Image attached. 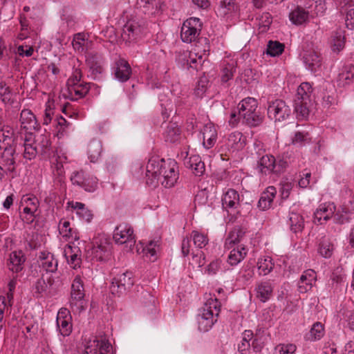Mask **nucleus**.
I'll use <instances>...</instances> for the list:
<instances>
[{"label":"nucleus","mask_w":354,"mask_h":354,"mask_svg":"<svg viewBox=\"0 0 354 354\" xmlns=\"http://www.w3.org/2000/svg\"><path fill=\"white\" fill-rule=\"evenodd\" d=\"M133 171L138 176L145 171L146 183L153 188L161 184L165 188L174 187L179 178L178 167L176 161L171 158L164 159L153 156L149 159L145 167L140 163L133 166Z\"/></svg>","instance_id":"1"},{"label":"nucleus","mask_w":354,"mask_h":354,"mask_svg":"<svg viewBox=\"0 0 354 354\" xmlns=\"http://www.w3.org/2000/svg\"><path fill=\"white\" fill-rule=\"evenodd\" d=\"M23 141L24 158L31 160L37 154H40L44 159L54 158L58 151L54 150L51 147L49 135L40 134L35 138L31 131L21 133Z\"/></svg>","instance_id":"2"},{"label":"nucleus","mask_w":354,"mask_h":354,"mask_svg":"<svg viewBox=\"0 0 354 354\" xmlns=\"http://www.w3.org/2000/svg\"><path fill=\"white\" fill-rule=\"evenodd\" d=\"M209 52V46L205 42L196 44L190 50H183L178 53L177 62L183 68H192L198 70L207 59Z\"/></svg>","instance_id":"3"},{"label":"nucleus","mask_w":354,"mask_h":354,"mask_svg":"<svg viewBox=\"0 0 354 354\" xmlns=\"http://www.w3.org/2000/svg\"><path fill=\"white\" fill-rule=\"evenodd\" d=\"M220 310L221 303L216 297H211L207 299L197 315L196 320L199 330H209L217 321Z\"/></svg>","instance_id":"4"},{"label":"nucleus","mask_w":354,"mask_h":354,"mask_svg":"<svg viewBox=\"0 0 354 354\" xmlns=\"http://www.w3.org/2000/svg\"><path fill=\"white\" fill-rule=\"evenodd\" d=\"M84 296V282L82 277L77 274L73 280L69 299V306L74 314H80L85 310L86 303Z\"/></svg>","instance_id":"5"},{"label":"nucleus","mask_w":354,"mask_h":354,"mask_svg":"<svg viewBox=\"0 0 354 354\" xmlns=\"http://www.w3.org/2000/svg\"><path fill=\"white\" fill-rule=\"evenodd\" d=\"M90 255L96 261H109L112 256V243L110 239L104 234L95 236L92 242Z\"/></svg>","instance_id":"6"},{"label":"nucleus","mask_w":354,"mask_h":354,"mask_svg":"<svg viewBox=\"0 0 354 354\" xmlns=\"http://www.w3.org/2000/svg\"><path fill=\"white\" fill-rule=\"evenodd\" d=\"M82 71L78 67L74 68L72 75L68 78L66 86L68 97L77 100L84 97L89 91V85L81 80Z\"/></svg>","instance_id":"7"},{"label":"nucleus","mask_w":354,"mask_h":354,"mask_svg":"<svg viewBox=\"0 0 354 354\" xmlns=\"http://www.w3.org/2000/svg\"><path fill=\"white\" fill-rule=\"evenodd\" d=\"M288 166V162L281 157L274 158L272 155L266 154L263 156L258 161V169L264 175H269L272 173L280 174L284 171Z\"/></svg>","instance_id":"8"},{"label":"nucleus","mask_w":354,"mask_h":354,"mask_svg":"<svg viewBox=\"0 0 354 354\" xmlns=\"http://www.w3.org/2000/svg\"><path fill=\"white\" fill-rule=\"evenodd\" d=\"M145 21L138 17L129 19L124 24L122 37L126 42H135L140 39L144 33Z\"/></svg>","instance_id":"9"},{"label":"nucleus","mask_w":354,"mask_h":354,"mask_svg":"<svg viewBox=\"0 0 354 354\" xmlns=\"http://www.w3.org/2000/svg\"><path fill=\"white\" fill-rule=\"evenodd\" d=\"M113 354V347L106 335L90 338L85 346L83 354Z\"/></svg>","instance_id":"10"},{"label":"nucleus","mask_w":354,"mask_h":354,"mask_svg":"<svg viewBox=\"0 0 354 354\" xmlns=\"http://www.w3.org/2000/svg\"><path fill=\"white\" fill-rule=\"evenodd\" d=\"M201 30V23L200 19L197 17H190L185 20L181 27L180 37L183 42L192 43L194 41Z\"/></svg>","instance_id":"11"},{"label":"nucleus","mask_w":354,"mask_h":354,"mask_svg":"<svg viewBox=\"0 0 354 354\" xmlns=\"http://www.w3.org/2000/svg\"><path fill=\"white\" fill-rule=\"evenodd\" d=\"M133 284V274L125 272L116 274L111 281L110 291L113 295L120 296Z\"/></svg>","instance_id":"12"},{"label":"nucleus","mask_w":354,"mask_h":354,"mask_svg":"<svg viewBox=\"0 0 354 354\" xmlns=\"http://www.w3.org/2000/svg\"><path fill=\"white\" fill-rule=\"evenodd\" d=\"M312 86L308 82L301 83L297 88L294 100V111H309L311 104Z\"/></svg>","instance_id":"13"},{"label":"nucleus","mask_w":354,"mask_h":354,"mask_svg":"<svg viewBox=\"0 0 354 354\" xmlns=\"http://www.w3.org/2000/svg\"><path fill=\"white\" fill-rule=\"evenodd\" d=\"M113 239L117 244H126L130 249L136 243L133 228L128 223L118 225L114 230Z\"/></svg>","instance_id":"14"},{"label":"nucleus","mask_w":354,"mask_h":354,"mask_svg":"<svg viewBox=\"0 0 354 354\" xmlns=\"http://www.w3.org/2000/svg\"><path fill=\"white\" fill-rule=\"evenodd\" d=\"M38 264L40 272L44 273L46 276H53L57 274L58 261L55 255L47 251L40 252L38 259Z\"/></svg>","instance_id":"15"},{"label":"nucleus","mask_w":354,"mask_h":354,"mask_svg":"<svg viewBox=\"0 0 354 354\" xmlns=\"http://www.w3.org/2000/svg\"><path fill=\"white\" fill-rule=\"evenodd\" d=\"M178 156L183 160L184 165L187 168L191 169L196 176H201L205 172V163L198 155H189V151L185 150L182 151Z\"/></svg>","instance_id":"16"},{"label":"nucleus","mask_w":354,"mask_h":354,"mask_svg":"<svg viewBox=\"0 0 354 354\" xmlns=\"http://www.w3.org/2000/svg\"><path fill=\"white\" fill-rule=\"evenodd\" d=\"M288 224L293 233L302 231L304 227V220L301 216V209L299 205L294 204L289 209Z\"/></svg>","instance_id":"17"},{"label":"nucleus","mask_w":354,"mask_h":354,"mask_svg":"<svg viewBox=\"0 0 354 354\" xmlns=\"http://www.w3.org/2000/svg\"><path fill=\"white\" fill-rule=\"evenodd\" d=\"M336 211L335 206L332 203H324L319 205L313 214V222L316 225H323L332 218Z\"/></svg>","instance_id":"18"},{"label":"nucleus","mask_w":354,"mask_h":354,"mask_svg":"<svg viewBox=\"0 0 354 354\" xmlns=\"http://www.w3.org/2000/svg\"><path fill=\"white\" fill-rule=\"evenodd\" d=\"M71 316L66 308H61L57 313L56 319L57 328L60 334L65 337L68 336L72 331Z\"/></svg>","instance_id":"19"},{"label":"nucleus","mask_w":354,"mask_h":354,"mask_svg":"<svg viewBox=\"0 0 354 354\" xmlns=\"http://www.w3.org/2000/svg\"><path fill=\"white\" fill-rule=\"evenodd\" d=\"M55 282L53 276H46L44 273H42L41 277L36 281L32 288L34 297L39 298L46 295L48 288L53 286Z\"/></svg>","instance_id":"20"},{"label":"nucleus","mask_w":354,"mask_h":354,"mask_svg":"<svg viewBox=\"0 0 354 354\" xmlns=\"http://www.w3.org/2000/svg\"><path fill=\"white\" fill-rule=\"evenodd\" d=\"M317 281V273L313 269H308L303 272L298 283V291L306 293L310 290Z\"/></svg>","instance_id":"21"},{"label":"nucleus","mask_w":354,"mask_h":354,"mask_svg":"<svg viewBox=\"0 0 354 354\" xmlns=\"http://www.w3.org/2000/svg\"><path fill=\"white\" fill-rule=\"evenodd\" d=\"M200 134L203 138L204 148L206 149L212 148L217 139V132L214 124L207 122L204 124Z\"/></svg>","instance_id":"22"},{"label":"nucleus","mask_w":354,"mask_h":354,"mask_svg":"<svg viewBox=\"0 0 354 354\" xmlns=\"http://www.w3.org/2000/svg\"><path fill=\"white\" fill-rule=\"evenodd\" d=\"M300 55L308 70L312 72H316L320 68L322 65L321 59L314 50H304Z\"/></svg>","instance_id":"23"},{"label":"nucleus","mask_w":354,"mask_h":354,"mask_svg":"<svg viewBox=\"0 0 354 354\" xmlns=\"http://www.w3.org/2000/svg\"><path fill=\"white\" fill-rule=\"evenodd\" d=\"M72 45L75 51L84 53L85 55L95 47L94 43L89 40L84 33L75 35Z\"/></svg>","instance_id":"24"},{"label":"nucleus","mask_w":354,"mask_h":354,"mask_svg":"<svg viewBox=\"0 0 354 354\" xmlns=\"http://www.w3.org/2000/svg\"><path fill=\"white\" fill-rule=\"evenodd\" d=\"M131 68L124 59H119L115 64L114 76L119 82H127L131 77Z\"/></svg>","instance_id":"25"},{"label":"nucleus","mask_w":354,"mask_h":354,"mask_svg":"<svg viewBox=\"0 0 354 354\" xmlns=\"http://www.w3.org/2000/svg\"><path fill=\"white\" fill-rule=\"evenodd\" d=\"M58 230L62 239L68 242H73L79 239L77 230L71 227L68 221L62 219L58 225Z\"/></svg>","instance_id":"26"},{"label":"nucleus","mask_w":354,"mask_h":354,"mask_svg":"<svg viewBox=\"0 0 354 354\" xmlns=\"http://www.w3.org/2000/svg\"><path fill=\"white\" fill-rule=\"evenodd\" d=\"M241 201L239 194L233 189H229L223 196L222 206L227 211L234 210L238 208Z\"/></svg>","instance_id":"27"},{"label":"nucleus","mask_w":354,"mask_h":354,"mask_svg":"<svg viewBox=\"0 0 354 354\" xmlns=\"http://www.w3.org/2000/svg\"><path fill=\"white\" fill-rule=\"evenodd\" d=\"M67 205L68 207H71L75 211L76 215L82 221L86 223L91 222L93 218V214L84 203L80 202L68 201L67 203Z\"/></svg>","instance_id":"28"},{"label":"nucleus","mask_w":354,"mask_h":354,"mask_svg":"<svg viewBox=\"0 0 354 354\" xmlns=\"http://www.w3.org/2000/svg\"><path fill=\"white\" fill-rule=\"evenodd\" d=\"M274 287L270 281L259 283L254 289L256 297L261 302L266 303L272 296Z\"/></svg>","instance_id":"29"},{"label":"nucleus","mask_w":354,"mask_h":354,"mask_svg":"<svg viewBox=\"0 0 354 354\" xmlns=\"http://www.w3.org/2000/svg\"><path fill=\"white\" fill-rule=\"evenodd\" d=\"M64 257L72 268L77 269L80 267L82 260L79 248L67 245L64 249Z\"/></svg>","instance_id":"30"},{"label":"nucleus","mask_w":354,"mask_h":354,"mask_svg":"<svg viewBox=\"0 0 354 354\" xmlns=\"http://www.w3.org/2000/svg\"><path fill=\"white\" fill-rule=\"evenodd\" d=\"M66 156L64 155H59L58 152L54 158L48 159L51 164V169L53 176L61 182L64 176L65 171L63 166V162L66 160Z\"/></svg>","instance_id":"31"},{"label":"nucleus","mask_w":354,"mask_h":354,"mask_svg":"<svg viewBox=\"0 0 354 354\" xmlns=\"http://www.w3.org/2000/svg\"><path fill=\"white\" fill-rule=\"evenodd\" d=\"M26 258L21 251H15L10 253L8 263V268L15 273H18L23 270V265Z\"/></svg>","instance_id":"32"},{"label":"nucleus","mask_w":354,"mask_h":354,"mask_svg":"<svg viewBox=\"0 0 354 354\" xmlns=\"http://www.w3.org/2000/svg\"><path fill=\"white\" fill-rule=\"evenodd\" d=\"M276 194V188L273 186L268 187L261 195L258 203L259 208L263 211L270 208Z\"/></svg>","instance_id":"33"},{"label":"nucleus","mask_w":354,"mask_h":354,"mask_svg":"<svg viewBox=\"0 0 354 354\" xmlns=\"http://www.w3.org/2000/svg\"><path fill=\"white\" fill-rule=\"evenodd\" d=\"M141 247L138 248V252L142 248L143 256L148 259L150 261H155L157 259V252L159 248V241L151 240L146 245L140 243Z\"/></svg>","instance_id":"34"},{"label":"nucleus","mask_w":354,"mask_h":354,"mask_svg":"<svg viewBox=\"0 0 354 354\" xmlns=\"http://www.w3.org/2000/svg\"><path fill=\"white\" fill-rule=\"evenodd\" d=\"M354 80V66L351 65L344 66L337 78V84L339 87H345L351 84Z\"/></svg>","instance_id":"35"},{"label":"nucleus","mask_w":354,"mask_h":354,"mask_svg":"<svg viewBox=\"0 0 354 354\" xmlns=\"http://www.w3.org/2000/svg\"><path fill=\"white\" fill-rule=\"evenodd\" d=\"M309 12L304 8L297 6L289 13V19L296 26H300L306 23L309 19Z\"/></svg>","instance_id":"36"},{"label":"nucleus","mask_w":354,"mask_h":354,"mask_svg":"<svg viewBox=\"0 0 354 354\" xmlns=\"http://www.w3.org/2000/svg\"><path fill=\"white\" fill-rule=\"evenodd\" d=\"M15 149L11 147H5L0 159V163L3 165L9 172L15 171V158L13 157Z\"/></svg>","instance_id":"37"},{"label":"nucleus","mask_w":354,"mask_h":354,"mask_svg":"<svg viewBox=\"0 0 354 354\" xmlns=\"http://www.w3.org/2000/svg\"><path fill=\"white\" fill-rule=\"evenodd\" d=\"M20 126L26 132L34 130L37 127V120L33 112H21Z\"/></svg>","instance_id":"38"},{"label":"nucleus","mask_w":354,"mask_h":354,"mask_svg":"<svg viewBox=\"0 0 354 354\" xmlns=\"http://www.w3.org/2000/svg\"><path fill=\"white\" fill-rule=\"evenodd\" d=\"M102 152V142L96 139L91 140L87 149L88 158L91 162H96L101 157Z\"/></svg>","instance_id":"39"},{"label":"nucleus","mask_w":354,"mask_h":354,"mask_svg":"<svg viewBox=\"0 0 354 354\" xmlns=\"http://www.w3.org/2000/svg\"><path fill=\"white\" fill-rule=\"evenodd\" d=\"M248 253V249L242 245H238L236 248H233L227 257V263L234 266L238 265L244 259Z\"/></svg>","instance_id":"40"},{"label":"nucleus","mask_w":354,"mask_h":354,"mask_svg":"<svg viewBox=\"0 0 354 354\" xmlns=\"http://www.w3.org/2000/svg\"><path fill=\"white\" fill-rule=\"evenodd\" d=\"M334 251V245L329 238L324 236L319 239L317 245L318 254L325 259L330 258Z\"/></svg>","instance_id":"41"},{"label":"nucleus","mask_w":354,"mask_h":354,"mask_svg":"<svg viewBox=\"0 0 354 354\" xmlns=\"http://www.w3.org/2000/svg\"><path fill=\"white\" fill-rule=\"evenodd\" d=\"M274 268V263L270 256H261L257 261V268L259 275L266 276Z\"/></svg>","instance_id":"42"},{"label":"nucleus","mask_w":354,"mask_h":354,"mask_svg":"<svg viewBox=\"0 0 354 354\" xmlns=\"http://www.w3.org/2000/svg\"><path fill=\"white\" fill-rule=\"evenodd\" d=\"M312 17L323 16L326 10L325 0H310L306 5Z\"/></svg>","instance_id":"43"},{"label":"nucleus","mask_w":354,"mask_h":354,"mask_svg":"<svg viewBox=\"0 0 354 354\" xmlns=\"http://www.w3.org/2000/svg\"><path fill=\"white\" fill-rule=\"evenodd\" d=\"M227 145L233 150L239 151L245 147V138L241 132L234 131L229 135Z\"/></svg>","instance_id":"44"},{"label":"nucleus","mask_w":354,"mask_h":354,"mask_svg":"<svg viewBox=\"0 0 354 354\" xmlns=\"http://www.w3.org/2000/svg\"><path fill=\"white\" fill-rule=\"evenodd\" d=\"M345 46V37L342 30L332 34L330 40V46L333 53H338L342 50Z\"/></svg>","instance_id":"45"},{"label":"nucleus","mask_w":354,"mask_h":354,"mask_svg":"<svg viewBox=\"0 0 354 354\" xmlns=\"http://www.w3.org/2000/svg\"><path fill=\"white\" fill-rule=\"evenodd\" d=\"M324 335V325L319 322H317L312 325L310 331L306 334L305 338L306 340L314 342L321 339Z\"/></svg>","instance_id":"46"},{"label":"nucleus","mask_w":354,"mask_h":354,"mask_svg":"<svg viewBox=\"0 0 354 354\" xmlns=\"http://www.w3.org/2000/svg\"><path fill=\"white\" fill-rule=\"evenodd\" d=\"M339 318L344 328L354 332V310L342 309L339 311Z\"/></svg>","instance_id":"47"},{"label":"nucleus","mask_w":354,"mask_h":354,"mask_svg":"<svg viewBox=\"0 0 354 354\" xmlns=\"http://www.w3.org/2000/svg\"><path fill=\"white\" fill-rule=\"evenodd\" d=\"M352 210L348 206L341 207L334 212L333 220L336 224L342 225L349 223L351 220V213Z\"/></svg>","instance_id":"48"},{"label":"nucleus","mask_w":354,"mask_h":354,"mask_svg":"<svg viewBox=\"0 0 354 354\" xmlns=\"http://www.w3.org/2000/svg\"><path fill=\"white\" fill-rule=\"evenodd\" d=\"M98 63H94L91 59L88 60V67L90 70V75L93 80H100L102 77L104 73V61H98Z\"/></svg>","instance_id":"49"},{"label":"nucleus","mask_w":354,"mask_h":354,"mask_svg":"<svg viewBox=\"0 0 354 354\" xmlns=\"http://www.w3.org/2000/svg\"><path fill=\"white\" fill-rule=\"evenodd\" d=\"M244 232L240 228H234L231 230L225 241V248L231 249L234 245L240 242Z\"/></svg>","instance_id":"50"},{"label":"nucleus","mask_w":354,"mask_h":354,"mask_svg":"<svg viewBox=\"0 0 354 354\" xmlns=\"http://www.w3.org/2000/svg\"><path fill=\"white\" fill-rule=\"evenodd\" d=\"M235 8L234 0H221L216 10V14L224 17L234 12Z\"/></svg>","instance_id":"51"},{"label":"nucleus","mask_w":354,"mask_h":354,"mask_svg":"<svg viewBox=\"0 0 354 354\" xmlns=\"http://www.w3.org/2000/svg\"><path fill=\"white\" fill-rule=\"evenodd\" d=\"M86 173H85L82 170L80 171H74L70 177V180L73 185H77L84 190H91L92 185H85V183H84L85 180L84 178L86 176Z\"/></svg>","instance_id":"52"},{"label":"nucleus","mask_w":354,"mask_h":354,"mask_svg":"<svg viewBox=\"0 0 354 354\" xmlns=\"http://www.w3.org/2000/svg\"><path fill=\"white\" fill-rule=\"evenodd\" d=\"M180 129L175 124H169L165 133V139L167 142L176 143L180 139Z\"/></svg>","instance_id":"53"},{"label":"nucleus","mask_w":354,"mask_h":354,"mask_svg":"<svg viewBox=\"0 0 354 354\" xmlns=\"http://www.w3.org/2000/svg\"><path fill=\"white\" fill-rule=\"evenodd\" d=\"M191 238L194 245L199 249L205 248L209 242V239L205 234L196 230L192 232Z\"/></svg>","instance_id":"54"},{"label":"nucleus","mask_w":354,"mask_h":354,"mask_svg":"<svg viewBox=\"0 0 354 354\" xmlns=\"http://www.w3.org/2000/svg\"><path fill=\"white\" fill-rule=\"evenodd\" d=\"M254 337V333L250 330H246L243 332L242 335V340L238 344V351L243 353L245 351H248L250 347V341Z\"/></svg>","instance_id":"55"},{"label":"nucleus","mask_w":354,"mask_h":354,"mask_svg":"<svg viewBox=\"0 0 354 354\" xmlns=\"http://www.w3.org/2000/svg\"><path fill=\"white\" fill-rule=\"evenodd\" d=\"M284 50V45L277 41H270L267 46L266 53L271 57L281 55Z\"/></svg>","instance_id":"56"},{"label":"nucleus","mask_w":354,"mask_h":354,"mask_svg":"<svg viewBox=\"0 0 354 354\" xmlns=\"http://www.w3.org/2000/svg\"><path fill=\"white\" fill-rule=\"evenodd\" d=\"M137 3L140 7L149 8L151 6L152 10L150 12L151 15H156L162 9V3L158 0H137Z\"/></svg>","instance_id":"57"},{"label":"nucleus","mask_w":354,"mask_h":354,"mask_svg":"<svg viewBox=\"0 0 354 354\" xmlns=\"http://www.w3.org/2000/svg\"><path fill=\"white\" fill-rule=\"evenodd\" d=\"M209 80L207 77H201L194 89V95L197 97H203L207 91Z\"/></svg>","instance_id":"58"},{"label":"nucleus","mask_w":354,"mask_h":354,"mask_svg":"<svg viewBox=\"0 0 354 354\" xmlns=\"http://www.w3.org/2000/svg\"><path fill=\"white\" fill-rule=\"evenodd\" d=\"M38 209L23 207V211L20 213L21 220L28 224L32 223L37 216Z\"/></svg>","instance_id":"59"},{"label":"nucleus","mask_w":354,"mask_h":354,"mask_svg":"<svg viewBox=\"0 0 354 354\" xmlns=\"http://www.w3.org/2000/svg\"><path fill=\"white\" fill-rule=\"evenodd\" d=\"M21 207H28L32 209H38L39 207V202L38 198L31 194H26L23 196L21 200Z\"/></svg>","instance_id":"60"},{"label":"nucleus","mask_w":354,"mask_h":354,"mask_svg":"<svg viewBox=\"0 0 354 354\" xmlns=\"http://www.w3.org/2000/svg\"><path fill=\"white\" fill-rule=\"evenodd\" d=\"M257 101L254 97H246L239 104V111H256Z\"/></svg>","instance_id":"61"},{"label":"nucleus","mask_w":354,"mask_h":354,"mask_svg":"<svg viewBox=\"0 0 354 354\" xmlns=\"http://www.w3.org/2000/svg\"><path fill=\"white\" fill-rule=\"evenodd\" d=\"M257 20L259 28L262 32H266L268 30L272 21L271 15L268 12L263 13Z\"/></svg>","instance_id":"62"},{"label":"nucleus","mask_w":354,"mask_h":354,"mask_svg":"<svg viewBox=\"0 0 354 354\" xmlns=\"http://www.w3.org/2000/svg\"><path fill=\"white\" fill-rule=\"evenodd\" d=\"M310 142L308 133L296 132L292 138V144L298 147H302Z\"/></svg>","instance_id":"63"},{"label":"nucleus","mask_w":354,"mask_h":354,"mask_svg":"<svg viewBox=\"0 0 354 354\" xmlns=\"http://www.w3.org/2000/svg\"><path fill=\"white\" fill-rule=\"evenodd\" d=\"M296 351V346L292 344H279L274 348V354H292Z\"/></svg>","instance_id":"64"}]
</instances>
